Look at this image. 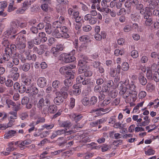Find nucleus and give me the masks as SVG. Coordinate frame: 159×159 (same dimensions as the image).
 Returning a JSON list of instances; mask_svg holds the SVG:
<instances>
[{"instance_id":"nucleus-1","label":"nucleus","mask_w":159,"mask_h":159,"mask_svg":"<svg viewBox=\"0 0 159 159\" xmlns=\"http://www.w3.org/2000/svg\"><path fill=\"white\" fill-rule=\"evenodd\" d=\"M59 94L60 95L56 97L54 100V103L58 105L63 103L64 99H66L68 96L67 92H64L61 90Z\"/></svg>"},{"instance_id":"nucleus-2","label":"nucleus","mask_w":159,"mask_h":159,"mask_svg":"<svg viewBox=\"0 0 159 159\" xmlns=\"http://www.w3.org/2000/svg\"><path fill=\"white\" fill-rule=\"evenodd\" d=\"M10 39L12 40L15 41L16 44L25 43L26 41L25 37L23 35L19 34L11 35Z\"/></svg>"},{"instance_id":"nucleus-3","label":"nucleus","mask_w":159,"mask_h":159,"mask_svg":"<svg viewBox=\"0 0 159 159\" xmlns=\"http://www.w3.org/2000/svg\"><path fill=\"white\" fill-rule=\"evenodd\" d=\"M129 80H125L124 84L126 86H127L128 88H129L130 90L131 91V94L134 95L133 97H136L138 93L137 91H136V86L134 84V83L132 82L130 84H129Z\"/></svg>"},{"instance_id":"nucleus-4","label":"nucleus","mask_w":159,"mask_h":159,"mask_svg":"<svg viewBox=\"0 0 159 159\" xmlns=\"http://www.w3.org/2000/svg\"><path fill=\"white\" fill-rule=\"evenodd\" d=\"M71 79L67 78L64 81V84L65 85L63 87L61 90L66 92H67V91L69 89L73 84L72 81Z\"/></svg>"},{"instance_id":"nucleus-5","label":"nucleus","mask_w":159,"mask_h":159,"mask_svg":"<svg viewBox=\"0 0 159 159\" xmlns=\"http://www.w3.org/2000/svg\"><path fill=\"white\" fill-rule=\"evenodd\" d=\"M76 59L75 56L70 54L65 53L63 54V60L66 63L74 61Z\"/></svg>"},{"instance_id":"nucleus-6","label":"nucleus","mask_w":159,"mask_h":159,"mask_svg":"<svg viewBox=\"0 0 159 159\" xmlns=\"http://www.w3.org/2000/svg\"><path fill=\"white\" fill-rule=\"evenodd\" d=\"M78 72L79 74L84 73V75L87 77H90L93 75V72L89 66L86 67L84 69L81 68Z\"/></svg>"},{"instance_id":"nucleus-7","label":"nucleus","mask_w":159,"mask_h":159,"mask_svg":"<svg viewBox=\"0 0 159 159\" xmlns=\"http://www.w3.org/2000/svg\"><path fill=\"white\" fill-rule=\"evenodd\" d=\"M100 105L99 104L98 106V108L91 110L90 112L91 113L96 112V114L99 116L101 114V111L105 112L109 109V108L105 109L104 107H102L101 106L100 107Z\"/></svg>"},{"instance_id":"nucleus-8","label":"nucleus","mask_w":159,"mask_h":159,"mask_svg":"<svg viewBox=\"0 0 159 159\" xmlns=\"http://www.w3.org/2000/svg\"><path fill=\"white\" fill-rule=\"evenodd\" d=\"M37 82L39 87L44 88L47 84V80L44 77H40L38 79Z\"/></svg>"},{"instance_id":"nucleus-9","label":"nucleus","mask_w":159,"mask_h":159,"mask_svg":"<svg viewBox=\"0 0 159 159\" xmlns=\"http://www.w3.org/2000/svg\"><path fill=\"white\" fill-rule=\"evenodd\" d=\"M39 92L38 89L36 87L35 83L31 84L30 86L27 88L26 93H33L34 94L38 93Z\"/></svg>"},{"instance_id":"nucleus-10","label":"nucleus","mask_w":159,"mask_h":159,"mask_svg":"<svg viewBox=\"0 0 159 159\" xmlns=\"http://www.w3.org/2000/svg\"><path fill=\"white\" fill-rule=\"evenodd\" d=\"M76 66L75 65H70L68 66H63L60 68L59 71L62 75H66L69 69H73Z\"/></svg>"},{"instance_id":"nucleus-11","label":"nucleus","mask_w":159,"mask_h":159,"mask_svg":"<svg viewBox=\"0 0 159 159\" xmlns=\"http://www.w3.org/2000/svg\"><path fill=\"white\" fill-rule=\"evenodd\" d=\"M59 29L60 30V32H61L63 38L67 39L70 36L68 33L69 29L66 27H61Z\"/></svg>"},{"instance_id":"nucleus-12","label":"nucleus","mask_w":159,"mask_h":159,"mask_svg":"<svg viewBox=\"0 0 159 159\" xmlns=\"http://www.w3.org/2000/svg\"><path fill=\"white\" fill-rule=\"evenodd\" d=\"M140 13L141 14L143 15V18L147 17V16L149 15H152V11L148 8L146 7L145 8H143V7L140 10Z\"/></svg>"},{"instance_id":"nucleus-13","label":"nucleus","mask_w":159,"mask_h":159,"mask_svg":"<svg viewBox=\"0 0 159 159\" xmlns=\"http://www.w3.org/2000/svg\"><path fill=\"white\" fill-rule=\"evenodd\" d=\"M144 74L141 72L139 74L138 76V80L141 84L142 85H145L147 82V80L144 77Z\"/></svg>"},{"instance_id":"nucleus-14","label":"nucleus","mask_w":159,"mask_h":159,"mask_svg":"<svg viewBox=\"0 0 159 159\" xmlns=\"http://www.w3.org/2000/svg\"><path fill=\"white\" fill-rule=\"evenodd\" d=\"M127 87L123 85V82L122 81L119 82L118 84H117V87L120 90L119 93L120 94H123V93L127 91V89H128V88Z\"/></svg>"},{"instance_id":"nucleus-15","label":"nucleus","mask_w":159,"mask_h":159,"mask_svg":"<svg viewBox=\"0 0 159 159\" xmlns=\"http://www.w3.org/2000/svg\"><path fill=\"white\" fill-rule=\"evenodd\" d=\"M60 30L58 29H55L53 30L52 33V35L54 37L57 38H63L62 34L60 33Z\"/></svg>"},{"instance_id":"nucleus-16","label":"nucleus","mask_w":159,"mask_h":159,"mask_svg":"<svg viewBox=\"0 0 159 159\" xmlns=\"http://www.w3.org/2000/svg\"><path fill=\"white\" fill-rule=\"evenodd\" d=\"M17 49L20 50V52L21 53H23L25 52L26 45L24 43H21L16 44Z\"/></svg>"},{"instance_id":"nucleus-17","label":"nucleus","mask_w":159,"mask_h":159,"mask_svg":"<svg viewBox=\"0 0 159 159\" xmlns=\"http://www.w3.org/2000/svg\"><path fill=\"white\" fill-rule=\"evenodd\" d=\"M72 69H70L68 70V71L66 74V76L67 77H68V78L73 79L74 78L75 73V70H72Z\"/></svg>"},{"instance_id":"nucleus-18","label":"nucleus","mask_w":159,"mask_h":159,"mask_svg":"<svg viewBox=\"0 0 159 159\" xmlns=\"http://www.w3.org/2000/svg\"><path fill=\"white\" fill-rule=\"evenodd\" d=\"M152 15L147 16V17L143 18L145 20L144 21V24L146 26H150L152 23V19L151 17Z\"/></svg>"},{"instance_id":"nucleus-19","label":"nucleus","mask_w":159,"mask_h":159,"mask_svg":"<svg viewBox=\"0 0 159 159\" xmlns=\"http://www.w3.org/2000/svg\"><path fill=\"white\" fill-rule=\"evenodd\" d=\"M16 133V131L14 130H10L7 133H6L4 135V138L7 139L10 138L13 136L14 134Z\"/></svg>"},{"instance_id":"nucleus-20","label":"nucleus","mask_w":159,"mask_h":159,"mask_svg":"<svg viewBox=\"0 0 159 159\" xmlns=\"http://www.w3.org/2000/svg\"><path fill=\"white\" fill-rule=\"evenodd\" d=\"M44 100L43 98L40 99L37 104V107L39 111L42 110L43 107L44 106Z\"/></svg>"},{"instance_id":"nucleus-21","label":"nucleus","mask_w":159,"mask_h":159,"mask_svg":"<svg viewBox=\"0 0 159 159\" xmlns=\"http://www.w3.org/2000/svg\"><path fill=\"white\" fill-rule=\"evenodd\" d=\"M57 110V107L55 105H50L48 109V111L51 113H55Z\"/></svg>"},{"instance_id":"nucleus-22","label":"nucleus","mask_w":159,"mask_h":159,"mask_svg":"<svg viewBox=\"0 0 159 159\" xmlns=\"http://www.w3.org/2000/svg\"><path fill=\"white\" fill-rule=\"evenodd\" d=\"M86 62L84 60H80L79 61L78 65L79 66V67L78 69V72L79 71V69H80L81 68H83V69H84L86 67L88 66L86 65Z\"/></svg>"},{"instance_id":"nucleus-23","label":"nucleus","mask_w":159,"mask_h":159,"mask_svg":"<svg viewBox=\"0 0 159 159\" xmlns=\"http://www.w3.org/2000/svg\"><path fill=\"white\" fill-rule=\"evenodd\" d=\"M10 59V55L3 53L2 57L0 59V63H3L7 61H9Z\"/></svg>"},{"instance_id":"nucleus-24","label":"nucleus","mask_w":159,"mask_h":159,"mask_svg":"<svg viewBox=\"0 0 159 159\" xmlns=\"http://www.w3.org/2000/svg\"><path fill=\"white\" fill-rule=\"evenodd\" d=\"M98 99L97 97L95 96H92L89 99L90 106L95 105L97 102Z\"/></svg>"},{"instance_id":"nucleus-25","label":"nucleus","mask_w":159,"mask_h":159,"mask_svg":"<svg viewBox=\"0 0 159 159\" xmlns=\"http://www.w3.org/2000/svg\"><path fill=\"white\" fill-rule=\"evenodd\" d=\"M45 29L46 32L48 34L52 33L53 31L52 25L49 23H47Z\"/></svg>"},{"instance_id":"nucleus-26","label":"nucleus","mask_w":159,"mask_h":159,"mask_svg":"<svg viewBox=\"0 0 159 159\" xmlns=\"http://www.w3.org/2000/svg\"><path fill=\"white\" fill-rule=\"evenodd\" d=\"M22 77L21 80L25 85L28 86L31 84V80L30 78L26 76Z\"/></svg>"},{"instance_id":"nucleus-27","label":"nucleus","mask_w":159,"mask_h":159,"mask_svg":"<svg viewBox=\"0 0 159 159\" xmlns=\"http://www.w3.org/2000/svg\"><path fill=\"white\" fill-rule=\"evenodd\" d=\"M146 77L148 80H153L152 70L150 69V67H147L146 73Z\"/></svg>"},{"instance_id":"nucleus-28","label":"nucleus","mask_w":159,"mask_h":159,"mask_svg":"<svg viewBox=\"0 0 159 159\" xmlns=\"http://www.w3.org/2000/svg\"><path fill=\"white\" fill-rule=\"evenodd\" d=\"M46 34L44 32H41L39 33V36L40 39V40L43 42L46 41L48 39L47 37L46 36Z\"/></svg>"},{"instance_id":"nucleus-29","label":"nucleus","mask_w":159,"mask_h":159,"mask_svg":"<svg viewBox=\"0 0 159 159\" xmlns=\"http://www.w3.org/2000/svg\"><path fill=\"white\" fill-rule=\"evenodd\" d=\"M26 59L29 61L32 60L33 61H36L37 56L35 54L32 55L30 53L29 55L26 56Z\"/></svg>"},{"instance_id":"nucleus-30","label":"nucleus","mask_w":159,"mask_h":159,"mask_svg":"<svg viewBox=\"0 0 159 159\" xmlns=\"http://www.w3.org/2000/svg\"><path fill=\"white\" fill-rule=\"evenodd\" d=\"M18 23H19L18 22V21H13L12 22L11 24V27L10 28L11 33L13 32L14 34H15L16 33V31L14 30V29L16 27H17V23L18 24Z\"/></svg>"},{"instance_id":"nucleus-31","label":"nucleus","mask_w":159,"mask_h":159,"mask_svg":"<svg viewBox=\"0 0 159 159\" xmlns=\"http://www.w3.org/2000/svg\"><path fill=\"white\" fill-rule=\"evenodd\" d=\"M51 52L55 57H57L59 55L60 52L56 47H53L51 50Z\"/></svg>"},{"instance_id":"nucleus-32","label":"nucleus","mask_w":159,"mask_h":159,"mask_svg":"<svg viewBox=\"0 0 159 159\" xmlns=\"http://www.w3.org/2000/svg\"><path fill=\"white\" fill-rule=\"evenodd\" d=\"M30 64L28 63H26L23 65L22 69L24 71L27 72L30 70Z\"/></svg>"},{"instance_id":"nucleus-33","label":"nucleus","mask_w":159,"mask_h":159,"mask_svg":"<svg viewBox=\"0 0 159 159\" xmlns=\"http://www.w3.org/2000/svg\"><path fill=\"white\" fill-rule=\"evenodd\" d=\"M111 99L110 98H108L104 100L101 104H99L100 106L104 108L105 105H107L109 104L111 102Z\"/></svg>"},{"instance_id":"nucleus-34","label":"nucleus","mask_w":159,"mask_h":159,"mask_svg":"<svg viewBox=\"0 0 159 159\" xmlns=\"http://www.w3.org/2000/svg\"><path fill=\"white\" fill-rule=\"evenodd\" d=\"M129 68V65L127 62H123L121 65V69L124 71H126Z\"/></svg>"},{"instance_id":"nucleus-35","label":"nucleus","mask_w":159,"mask_h":159,"mask_svg":"<svg viewBox=\"0 0 159 159\" xmlns=\"http://www.w3.org/2000/svg\"><path fill=\"white\" fill-rule=\"evenodd\" d=\"M146 89L149 92H152L154 89L155 87L153 84L148 83L147 85Z\"/></svg>"},{"instance_id":"nucleus-36","label":"nucleus","mask_w":159,"mask_h":159,"mask_svg":"<svg viewBox=\"0 0 159 159\" xmlns=\"http://www.w3.org/2000/svg\"><path fill=\"white\" fill-rule=\"evenodd\" d=\"M82 102L83 105L85 106H87L89 105H90L89 99L88 97H84L82 100Z\"/></svg>"},{"instance_id":"nucleus-37","label":"nucleus","mask_w":159,"mask_h":159,"mask_svg":"<svg viewBox=\"0 0 159 159\" xmlns=\"http://www.w3.org/2000/svg\"><path fill=\"white\" fill-rule=\"evenodd\" d=\"M74 118V120L76 122H77L80 120L83 116L81 115H77L75 114L72 116Z\"/></svg>"},{"instance_id":"nucleus-38","label":"nucleus","mask_w":159,"mask_h":159,"mask_svg":"<svg viewBox=\"0 0 159 159\" xmlns=\"http://www.w3.org/2000/svg\"><path fill=\"white\" fill-rule=\"evenodd\" d=\"M18 90L19 92L21 93H23L25 91L26 93L27 88H26L25 86V85H21Z\"/></svg>"},{"instance_id":"nucleus-39","label":"nucleus","mask_w":159,"mask_h":159,"mask_svg":"<svg viewBox=\"0 0 159 159\" xmlns=\"http://www.w3.org/2000/svg\"><path fill=\"white\" fill-rule=\"evenodd\" d=\"M20 76V74L19 73H16L15 74H13L9 76V77L12 80H13L14 81H17Z\"/></svg>"},{"instance_id":"nucleus-40","label":"nucleus","mask_w":159,"mask_h":159,"mask_svg":"<svg viewBox=\"0 0 159 159\" xmlns=\"http://www.w3.org/2000/svg\"><path fill=\"white\" fill-rule=\"evenodd\" d=\"M154 0L156 2V3H155L154 4H153L154 3V2L150 3L149 4V7H148L149 9L150 8L151 9H153L156 6L158 7V3L159 2V1L158 0Z\"/></svg>"},{"instance_id":"nucleus-41","label":"nucleus","mask_w":159,"mask_h":159,"mask_svg":"<svg viewBox=\"0 0 159 159\" xmlns=\"http://www.w3.org/2000/svg\"><path fill=\"white\" fill-rule=\"evenodd\" d=\"M30 101L29 98L27 96H24L22 99L21 103L22 105H25L28 103H29Z\"/></svg>"},{"instance_id":"nucleus-42","label":"nucleus","mask_w":159,"mask_h":159,"mask_svg":"<svg viewBox=\"0 0 159 159\" xmlns=\"http://www.w3.org/2000/svg\"><path fill=\"white\" fill-rule=\"evenodd\" d=\"M3 63L4 64L5 66H6L7 68H11L13 66V63L9 61H7Z\"/></svg>"},{"instance_id":"nucleus-43","label":"nucleus","mask_w":159,"mask_h":159,"mask_svg":"<svg viewBox=\"0 0 159 159\" xmlns=\"http://www.w3.org/2000/svg\"><path fill=\"white\" fill-rule=\"evenodd\" d=\"M75 99L74 98H70V102L69 105V108L70 109H73L75 106Z\"/></svg>"},{"instance_id":"nucleus-44","label":"nucleus","mask_w":159,"mask_h":159,"mask_svg":"<svg viewBox=\"0 0 159 159\" xmlns=\"http://www.w3.org/2000/svg\"><path fill=\"white\" fill-rule=\"evenodd\" d=\"M156 82H158L159 81V73L157 71H156L154 74L153 76V79Z\"/></svg>"},{"instance_id":"nucleus-45","label":"nucleus","mask_w":159,"mask_h":159,"mask_svg":"<svg viewBox=\"0 0 159 159\" xmlns=\"http://www.w3.org/2000/svg\"><path fill=\"white\" fill-rule=\"evenodd\" d=\"M6 102L9 108L10 107V105H12L14 107L16 106V103L9 99H7Z\"/></svg>"},{"instance_id":"nucleus-46","label":"nucleus","mask_w":159,"mask_h":159,"mask_svg":"<svg viewBox=\"0 0 159 159\" xmlns=\"http://www.w3.org/2000/svg\"><path fill=\"white\" fill-rule=\"evenodd\" d=\"M60 82L57 80L54 81L52 83V86L54 89H57L59 88L60 85Z\"/></svg>"},{"instance_id":"nucleus-47","label":"nucleus","mask_w":159,"mask_h":159,"mask_svg":"<svg viewBox=\"0 0 159 159\" xmlns=\"http://www.w3.org/2000/svg\"><path fill=\"white\" fill-rule=\"evenodd\" d=\"M18 69L17 67H12L10 71L9 76L13 74H15L16 73H18Z\"/></svg>"},{"instance_id":"nucleus-48","label":"nucleus","mask_w":159,"mask_h":159,"mask_svg":"<svg viewBox=\"0 0 159 159\" xmlns=\"http://www.w3.org/2000/svg\"><path fill=\"white\" fill-rule=\"evenodd\" d=\"M155 152V151L152 149H148L147 150H145V153L147 155H153Z\"/></svg>"},{"instance_id":"nucleus-49","label":"nucleus","mask_w":159,"mask_h":159,"mask_svg":"<svg viewBox=\"0 0 159 159\" xmlns=\"http://www.w3.org/2000/svg\"><path fill=\"white\" fill-rule=\"evenodd\" d=\"M62 127H69L71 126V123L69 121H64L62 124H61Z\"/></svg>"},{"instance_id":"nucleus-50","label":"nucleus","mask_w":159,"mask_h":159,"mask_svg":"<svg viewBox=\"0 0 159 159\" xmlns=\"http://www.w3.org/2000/svg\"><path fill=\"white\" fill-rule=\"evenodd\" d=\"M6 86L8 87H10L12 86L13 83L11 80L8 79L5 81Z\"/></svg>"},{"instance_id":"nucleus-51","label":"nucleus","mask_w":159,"mask_h":159,"mask_svg":"<svg viewBox=\"0 0 159 159\" xmlns=\"http://www.w3.org/2000/svg\"><path fill=\"white\" fill-rule=\"evenodd\" d=\"M82 84L84 85H90L91 84V80L90 79L85 78Z\"/></svg>"},{"instance_id":"nucleus-52","label":"nucleus","mask_w":159,"mask_h":159,"mask_svg":"<svg viewBox=\"0 0 159 159\" xmlns=\"http://www.w3.org/2000/svg\"><path fill=\"white\" fill-rule=\"evenodd\" d=\"M31 5V1H25L23 3V8L26 9Z\"/></svg>"},{"instance_id":"nucleus-53","label":"nucleus","mask_w":159,"mask_h":159,"mask_svg":"<svg viewBox=\"0 0 159 159\" xmlns=\"http://www.w3.org/2000/svg\"><path fill=\"white\" fill-rule=\"evenodd\" d=\"M101 65V63L98 61H95L93 62L92 66L94 68L97 69Z\"/></svg>"},{"instance_id":"nucleus-54","label":"nucleus","mask_w":159,"mask_h":159,"mask_svg":"<svg viewBox=\"0 0 159 159\" xmlns=\"http://www.w3.org/2000/svg\"><path fill=\"white\" fill-rule=\"evenodd\" d=\"M124 53L123 51H121L119 49H116L114 51V54L116 56H118L120 55H122Z\"/></svg>"},{"instance_id":"nucleus-55","label":"nucleus","mask_w":159,"mask_h":159,"mask_svg":"<svg viewBox=\"0 0 159 159\" xmlns=\"http://www.w3.org/2000/svg\"><path fill=\"white\" fill-rule=\"evenodd\" d=\"M89 39V36L87 35H83L79 38V40L81 41L87 42Z\"/></svg>"},{"instance_id":"nucleus-56","label":"nucleus","mask_w":159,"mask_h":159,"mask_svg":"<svg viewBox=\"0 0 159 159\" xmlns=\"http://www.w3.org/2000/svg\"><path fill=\"white\" fill-rule=\"evenodd\" d=\"M117 94V92L115 90H113L109 93V95L111 98H114L116 97Z\"/></svg>"},{"instance_id":"nucleus-57","label":"nucleus","mask_w":159,"mask_h":159,"mask_svg":"<svg viewBox=\"0 0 159 159\" xmlns=\"http://www.w3.org/2000/svg\"><path fill=\"white\" fill-rule=\"evenodd\" d=\"M61 23L60 21H56L53 23V25L55 28L56 29H58L61 27Z\"/></svg>"},{"instance_id":"nucleus-58","label":"nucleus","mask_w":159,"mask_h":159,"mask_svg":"<svg viewBox=\"0 0 159 159\" xmlns=\"http://www.w3.org/2000/svg\"><path fill=\"white\" fill-rule=\"evenodd\" d=\"M131 55L133 58H137L139 56V53L137 51L134 50L131 52Z\"/></svg>"},{"instance_id":"nucleus-59","label":"nucleus","mask_w":159,"mask_h":159,"mask_svg":"<svg viewBox=\"0 0 159 159\" xmlns=\"http://www.w3.org/2000/svg\"><path fill=\"white\" fill-rule=\"evenodd\" d=\"M101 86L97 84L95 85L94 88V91L95 93H98L101 91Z\"/></svg>"},{"instance_id":"nucleus-60","label":"nucleus","mask_w":159,"mask_h":159,"mask_svg":"<svg viewBox=\"0 0 159 159\" xmlns=\"http://www.w3.org/2000/svg\"><path fill=\"white\" fill-rule=\"evenodd\" d=\"M9 114L12 115V116H11L10 117V118L11 119H16V118L17 114V112L11 111L9 112Z\"/></svg>"},{"instance_id":"nucleus-61","label":"nucleus","mask_w":159,"mask_h":159,"mask_svg":"<svg viewBox=\"0 0 159 159\" xmlns=\"http://www.w3.org/2000/svg\"><path fill=\"white\" fill-rule=\"evenodd\" d=\"M99 95L98 96V98L99 100L102 101L104 100L105 97V95L104 94L103 92L102 91H100L98 93Z\"/></svg>"},{"instance_id":"nucleus-62","label":"nucleus","mask_w":159,"mask_h":159,"mask_svg":"<svg viewBox=\"0 0 159 159\" xmlns=\"http://www.w3.org/2000/svg\"><path fill=\"white\" fill-rule=\"evenodd\" d=\"M41 7L42 9L45 11H47L48 10V4L43 3L41 6Z\"/></svg>"},{"instance_id":"nucleus-63","label":"nucleus","mask_w":159,"mask_h":159,"mask_svg":"<svg viewBox=\"0 0 159 159\" xmlns=\"http://www.w3.org/2000/svg\"><path fill=\"white\" fill-rule=\"evenodd\" d=\"M27 45L28 48L29 49H30L32 48L34 46V44L32 41L31 40V41H29L27 43Z\"/></svg>"},{"instance_id":"nucleus-64","label":"nucleus","mask_w":159,"mask_h":159,"mask_svg":"<svg viewBox=\"0 0 159 159\" xmlns=\"http://www.w3.org/2000/svg\"><path fill=\"white\" fill-rule=\"evenodd\" d=\"M131 93L128 91L123 93V94H120L121 95H122V98L124 99L127 98L129 95Z\"/></svg>"}]
</instances>
